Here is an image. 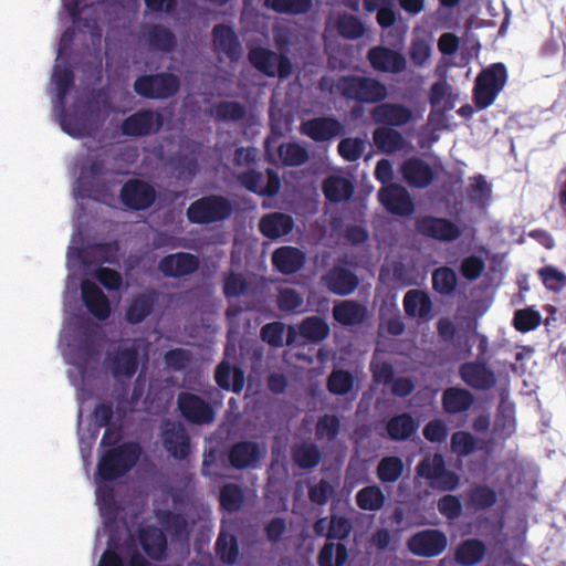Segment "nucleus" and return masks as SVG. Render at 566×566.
<instances>
[{
	"label": "nucleus",
	"mask_w": 566,
	"mask_h": 566,
	"mask_svg": "<svg viewBox=\"0 0 566 566\" xmlns=\"http://www.w3.org/2000/svg\"><path fill=\"white\" fill-rule=\"evenodd\" d=\"M352 521L343 515L331 514L326 532V542L318 551L317 566H345L348 560V548L342 543L350 536Z\"/></svg>",
	"instance_id": "obj_1"
},
{
	"label": "nucleus",
	"mask_w": 566,
	"mask_h": 566,
	"mask_svg": "<svg viewBox=\"0 0 566 566\" xmlns=\"http://www.w3.org/2000/svg\"><path fill=\"white\" fill-rule=\"evenodd\" d=\"M337 94L359 104H378L387 98L388 90L376 77L348 74L337 78Z\"/></svg>",
	"instance_id": "obj_2"
},
{
	"label": "nucleus",
	"mask_w": 566,
	"mask_h": 566,
	"mask_svg": "<svg viewBox=\"0 0 566 566\" xmlns=\"http://www.w3.org/2000/svg\"><path fill=\"white\" fill-rule=\"evenodd\" d=\"M140 453L142 448L136 442H124L106 450L97 463V478L104 482L116 481L136 465Z\"/></svg>",
	"instance_id": "obj_3"
},
{
	"label": "nucleus",
	"mask_w": 566,
	"mask_h": 566,
	"mask_svg": "<svg viewBox=\"0 0 566 566\" xmlns=\"http://www.w3.org/2000/svg\"><path fill=\"white\" fill-rule=\"evenodd\" d=\"M509 72L504 63L497 62L484 67L476 75L472 101L478 111L490 107L505 87Z\"/></svg>",
	"instance_id": "obj_4"
},
{
	"label": "nucleus",
	"mask_w": 566,
	"mask_h": 566,
	"mask_svg": "<svg viewBox=\"0 0 566 566\" xmlns=\"http://www.w3.org/2000/svg\"><path fill=\"white\" fill-rule=\"evenodd\" d=\"M230 200L220 195L201 197L189 205L187 219L195 224H210L228 219L232 213Z\"/></svg>",
	"instance_id": "obj_5"
},
{
	"label": "nucleus",
	"mask_w": 566,
	"mask_h": 566,
	"mask_svg": "<svg viewBox=\"0 0 566 566\" xmlns=\"http://www.w3.org/2000/svg\"><path fill=\"white\" fill-rule=\"evenodd\" d=\"M179 88L180 81L178 76L169 72L140 75L134 82L135 93L148 99L172 97Z\"/></svg>",
	"instance_id": "obj_6"
},
{
	"label": "nucleus",
	"mask_w": 566,
	"mask_h": 566,
	"mask_svg": "<svg viewBox=\"0 0 566 566\" xmlns=\"http://www.w3.org/2000/svg\"><path fill=\"white\" fill-rule=\"evenodd\" d=\"M140 342L133 339L128 345H119L107 357L108 368L117 380L132 379L140 361Z\"/></svg>",
	"instance_id": "obj_7"
},
{
	"label": "nucleus",
	"mask_w": 566,
	"mask_h": 566,
	"mask_svg": "<svg viewBox=\"0 0 566 566\" xmlns=\"http://www.w3.org/2000/svg\"><path fill=\"white\" fill-rule=\"evenodd\" d=\"M177 409L180 416L190 424H210L216 419V411L211 403L190 391L178 394Z\"/></svg>",
	"instance_id": "obj_8"
},
{
	"label": "nucleus",
	"mask_w": 566,
	"mask_h": 566,
	"mask_svg": "<svg viewBox=\"0 0 566 566\" xmlns=\"http://www.w3.org/2000/svg\"><path fill=\"white\" fill-rule=\"evenodd\" d=\"M250 64L270 77L286 78L292 74L293 65L284 53L269 49H250Z\"/></svg>",
	"instance_id": "obj_9"
},
{
	"label": "nucleus",
	"mask_w": 566,
	"mask_h": 566,
	"mask_svg": "<svg viewBox=\"0 0 566 566\" xmlns=\"http://www.w3.org/2000/svg\"><path fill=\"white\" fill-rule=\"evenodd\" d=\"M164 126V115L150 108L139 109L127 116L120 125L122 134L128 137H145L157 134Z\"/></svg>",
	"instance_id": "obj_10"
},
{
	"label": "nucleus",
	"mask_w": 566,
	"mask_h": 566,
	"mask_svg": "<svg viewBox=\"0 0 566 566\" xmlns=\"http://www.w3.org/2000/svg\"><path fill=\"white\" fill-rule=\"evenodd\" d=\"M416 231L440 242H453L462 235L460 227L448 218L421 216L415 220Z\"/></svg>",
	"instance_id": "obj_11"
},
{
	"label": "nucleus",
	"mask_w": 566,
	"mask_h": 566,
	"mask_svg": "<svg viewBox=\"0 0 566 566\" xmlns=\"http://www.w3.org/2000/svg\"><path fill=\"white\" fill-rule=\"evenodd\" d=\"M447 546V535L437 528L418 531L407 541L408 551L418 557H437L446 551Z\"/></svg>",
	"instance_id": "obj_12"
},
{
	"label": "nucleus",
	"mask_w": 566,
	"mask_h": 566,
	"mask_svg": "<svg viewBox=\"0 0 566 566\" xmlns=\"http://www.w3.org/2000/svg\"><path fill=\"white\" fill-rule=\"evenodd\" d=\"M120 202L129 210L139 211L151 207L156 200L154 187L145 180L128 179L119 193Z\"/></svg>",
	"instance_id": "obj_13"
},
{
	"label": "nucleus",
	"mask_w": 566,
	"mask_h": 566,
	"mask_svg": "<svg viewBox=\"0 0 566 566\" xmlns=\"http://www.w3.org/2000/svg\"><path fill=\"white\" fill-rule=\"evenodd\" d=\"M98 347L95 328L92 326L82 327L78 332L77 342L72 349V364L80 371H85L88 365L98 356Z\"/></svg>",
	"instance_id": "obj_14"
},
{
	"label": "nucleus",
	"mask_w": 566,
	"mask_h": 566,
	"mask_svg": "<svg viewBox=\"0 0 566 566\" xmlns=\"http://www.w3.org/2000/svg\"><path fill=\"white\" fill-rule=\"evenodd\" d=\"M138 542L146 557L154 562H165L168 558L167 536L160 527L146 525L138 530Z\"/></svg>",
	"instance_id": "obj_15"
},
{
	"label": "nucleus",
	"mask_w": 566,
	"mask_h": 566,
	"mask_svg": "<svg viewBox=\"0 0 566 566\" xmlns=\"http://www.w3.org/2000/svg\"><path fill=\"white\" fill-rule=\"evenodd\" d=\"M378 199L388 212L396 216H410L415 209L408 190L398 184L381 187L378 191Z\"/></svg>",
	"instance_id": "obj_16"
},
{
	"label": "nucleus",
	"mask_w": 566,
	"mask_h": 566,
	"mask_svg": "<svg viewBox=\"0 0 566 566\" xmlns=\"http://www.w3.org/2000/svg\"><path fill=\"white\" fill-rule=\"evenodd\" d=\"M165 450L176 460H185L190 453V438L180 422L166 421L161 432Z\"/></svg>",
	"instance_id": "obj_17"
},
{
	"label": "nucleus",
	"mask_w": 566,
	"mask_h": 566,
	"mask_svg": "<svg viewBox=\"0 0 566 566\" xmlns=\"http://www.w3.org/2000/svg\"><path fill=\"white\" fill-rule=\"evenodd\" d=\"M374 123L386 127H401L413 119L412 111L400 103L380 102L370 111Z\"/></svg>",
	"instance_id": "obj_18"
},
{
	"label": "nucleus",
	"mask_w": 566,
	"mask_h": 566,
	"mask_svg": "<svg viewBox=\"0 0 566 566\" xmlns=\"http://www.w3.org/2000/svg\"><path fill=\"white\" fill-rule=\"evenodd\" d=\"M461 379L475 390H490L496 385V376L485 361H467L459 367Z\"/></svg>",
	"instance_id": "obj_19"
},
{
	"label": "nucleus",
	"mask_w": 566,
	"mask_h": 566,
	"mask_svg": "<svg viewBox=\"0 0 566 566\" xmlns=\"http://www.w3.org/2000/svg\"><path fill=\"white\" fill-rule=\"evenodd\" d=\"M301 132L316 143L328 142L345 132L344 125L335 117L319 116L302 123Z\"/></svg>",
	"instance_id": "obj_20"
},
{
	"label": "nucleus",
	"mask_w": 566,
	"mask_h": 566,
	"mask_svg": "<svg viewBox=\"0 0 566 566\" xmlns=\"http://www.w3.org/2000/svg\"><path fill=\"white\" fill-rule=\"evenodd\" d=\"M198 256L189 252H176L163 256L158 262V271L166 277H182L199 269Z\"/></svg>",
	"instance_id": "obj_21"
},
{
	"label": "nucleus",
	"mask_w": 566,
	"mask_h": 566,
	"mask_svg": "<svg viewBox=\"0 0 566 566\" xmlns=\"http://www.w3.org/2000/svg\"><path fill=\"white\" fill-rule=\"evenodd\" d=\"M367 60L375 71L384 73L398 74L407 67L402 53L381 45L369 49Z\"/></svg>",
	"instance_id": "obj_22"
},
{
	"label": "nucleus",
	"mask_w": 566,
	"mask_h": 566,
	"mask_svg": "<svg viewBox=\"0 0 566 566\" xmlns=\"http://www.w3.org/2000/svg\"><path fill=\"white\" fill-rule=\"evenodd\" d=\"M403 180L411 188L424 189L434 180V172L431 166L419 157L407 158L400 167Z\"/></svg>",
	"instance_id": "obj_23"
},
{
	"label": "nucleus",
	"mask_w": 566,
	"mask_h": 566,
	"mask_svg": "<svg viewBox=\"0 0 566 566\" xmlns=\"http://www.w3.org/2000/svg\"><path fill=\"white\" fill-rule=\"evenodd\" d=\"M323 282L329 292L338 296L353 294L359 285L358 276L343 266L332 268L323 276Z\"/></svg>",
	"instance_id": "obj_24"
},
{
	"label": "nucleus",
	"mask_w": 566,
	"mask_h": 566,
	"mask_svg": "<svg viewBox=\"0 0 566 566\" xmlns=\"http://www.w3.org/2000/svg\"><path fill=\"white\" fill-rule=\"evenodd\" d=\"M81 291L87 311L97 319H107L111 315V304L104 292L90 280L82 281Z\"/></svg>",
	"instance_id": "obj_25"
},
{
	"label": "nucleus",
	"mask_w": 566,
	"mask_h": 566,
	"mask_svg": "<svg viewBox=\"0 0 566 566\" xmlns=\"http://www.w3.org/2000/svg\"><path fill=\"white\" fill-rule=\"evenodd\" d=\"M213 50L218 54H224L230 61L240 59L241 44L234 30L227 24H216L212 29Z\"/></svg>",
	"instance_id": "obj_26"
},
{
	"label": "nucleus",
	"mask_w": 566,
	"mask_h": 566,
	"mask_svg": "<svg viewBox=\"0 0 566 566\" xmlns=\"http://www.w3.org/2000/svg\"><path fill=\"white\" fill-rule=\"evenodd\" d=\"M305 253L298 248L283 245L272 253V264L282 274H294L305 264Z\"/></svg>",
	"instance_id": "obj_27"
},
{
	"label": "nucleus",
	"mask_w": 566,
	"mask_h": 566,
	"mask_svg": "<svg viewBox=\"0 0 566 566\" xmlns=\"http://www.w3.org/2000/svg\"><path fill=\"white\" fill-rule=\"evenodd\" d=\"M106 174L104 160L94 158L84 165L78 177V189L82 198L97 199L101 191L96 189L95 181Z\"/></svg>",
	"instance_id": "obj_28"
},
{
	"label": "nucleus",
	"mask_w": 566,
	"mask_h": 566,
	"mask_svg": "<svg viewBox=\"0 0 566 566\" xmlns=\"http://www.w3.org/2000/svg\"><path fill=\"white\" fill-rule=\"evenodd\" d=\"M144 39L149 48L157 52L170 53L177 46V36L168 27L155 23L144 31Z\"/></svg>",
	"instance_id": "obj_29"
},
{
	"label": "nucleus",
	"mask_w": 566,
	"mask_h": 566,
	"mask_svg": "<svg viewBox=\"0 0 566 566\" xmlns=\"http://www.w3.org/2000/svg\"><path fill=\"white\" fill-rule=\"evenodd\" d=\"M294 228V220L283 212H271L264 214L260 222V232L272 240L287 235Z\"/></svg>",
	"instance_id": "obj_30"
},
{
	"label": "nucleus",
	"mask_w": 566,
	"mask_h": 566,
	"mask_svg": "<svg viewBox=\"0 0 566 566\" xmlns=\"http://www.w3.org/2000/svg\"><path fill=\"white\" fill-rule=\"evenodd\" d=\"M333 317L343 326L359 325L367 317V307L354 300L340 301L333 307Z\"/></svg>",
	"instance_id": "obj_31"
},
{
	"label": "nucleus",
	"mask_w": 566,
	"mask_h": 566,
	"mask_svg": "<svg viewBox=\"0 0 566 566\" xmlns=\"http://www.w3.org/2000/svg\"><path fill=\"white\" fill-rule=\"evenodd\" d=\"M157 302L154 292L135 295L125 312V319L132 325L144 322L154 311Z\"/></svg>",
	"instance_id": "obj_32"
},
{
	"label": "nucleus",
	"mask_w": 566,
	"mask_h": 566,
	"mask_svg": "<svg viewBox=\"0 0 566 566\" xmlns=\"http://www.w3.org/2000/svg\"><path fill=\"white\" fill-rule=\"evenodd\" d=\"M402 303L407 316L423 319L430 318L433 304L427 292L410 290L405 294Z\"/></svg>",
	"instance_id": "obj_33"
},
{
	"label": "nucleus",
	"mask_w": 566,
	"mask_h": 566,
	"mask_svg": "<svg viewBox=\"0 0 566 566\" xmlns=\"http://www.w3.org/2000/svg\"><path fill=\"white\" fill-rule=\"evenodd\" d=\"M419 423L408 413L402 412L391 417L386 422V432L392 441H406L410 439L418 430Z\"/></svg>",
	"instance_id": "obj_34"
},
{
	"label": "nucleus",
	"mask_w": 566,
	"mask_h": 566,
	"mask_svg": "<svg viewBox=\"0 0 566 566\" xmlns=\"http://www.w3.org/2000/svg\"><path fill=\"white\" fill-rule=\"evenodd\" d=\"M441 402L447 413L458 415L471 408L474 397L468 389L449 387L443 391Z\"/></svg>",
	"instance_id": "obj_35"
},
{
	"label": "nucleus",
	"mask_w": 566,
	"mask_h": 566,
	"mask_svg": "<svg viewBox=\"0 0 566 566\" xmlns=\"http://www.w3.org/2000/svg\"><path fill=\"white\" fill-rule=\"evenodd\" d=\"M485 544L478 538L462 541L454 551V559L461 566L479 564L485 555Z\"/></svg>",
	"instance_id": "obj_36"
},
{
	"label": "nucleus",
	"mask_w": 566,
	"mask_h": 566,
	"mask_svg": "<svg viewBox=\"0 0 566 566\" xmlns=\"http://www.w3.org/2000/svg\"><path fill=\"white\" fill-rule=\"evenodd\" d=\"M373 142L375 146L385 154L400 151L406 146V139L402 134L395 128L380 126L373 132Z\"/></svg>",
	"instance_id": "obj_37"
},
{
	"label": "nucleus",
	"mask_w": 566,
	"mask_h": 566,
	"mask_svg": "<svg viewBox=\"0 0 566 566\" xmlns=\"http://www.w3.org/2000/svg\"><path fill=\"white\" fill-rule=\"evenodd\" d=\"M325 198L331 202L349 200L354 195V185L340 176H329L322 185Z\"/></svg>",
	"instance_id": "obj_38"
},
{
	"label": "nucleus",
	"mask_w": 566,
	"mask_h": 566,
	"mask_svg": "<svg viewBox=\"0 0 566 566\" xmlns=\"http://www.w3.org/2000/svg\"><path fill=\"white\" fill-rule=\"evenodd\" d=\"M329 332V325L319 316H307L298 324L300 336L312 344L326 339Z\"/></svg>",
	"instance_id": "obj_39"
},
{
	"label": "nucleus",
	"mask_w": 566,
	"mask_h": 566,
	"mask_svg": "<svg viewBox=\"0 0 566 566\" xmlns=\"http://www.w3.org/2000/svg\"><path fill=\"white\" fill-rule=\"evenodd\" d=\"M164 532H167L174 539H185L189 536V524L186 516L169 510L158 515Z\"/></svg>",
	"instance_id": "obj_40"
},
{
	"label": "nucleus",
	"mask_w": 566,
	"mask_h": 566,
	"mask_svg": "<svg viewBox=\"0 0 566 566\" xmlns=\"http://www.w3.org/2000/svg\"><path fill=\"white\" fill-rule=\"evenodd\" d=\"M214 380L220 388L229 390L232 387L234 392H240L244 385L243 371L239 368H232L226 361H221L217 366Z\"/></svg>",
	"instance_id": "obj_41"
},
{
	"label": "nucleus",
	"mask_w": 566,
	"mask_h": 566,
	"mask_svg": "<svg viewBox=\"0 0 566 566\" xmlns=\"http://www.w3.org/2000/svg\"><path fill=\"white\" fill-rule=\"evenodd\" d=\"M405 463L397 455H387L379 460L376 467V475L381 483H395L402 475Z\"/></svg>",
	"instance_id": "obj_42"
},
{
	"label": "nucleus",
	"mask_w": 566,
	"mask_h": 566,
	"mask_svg": "<svg viewBox=\"0 0 566 566\" xmlns=\"http://www.w3.org/2000/svg\"><path fill=\"white\" fill-rule=\"evenodd\" d=\"M243 312V308L237 304H230L226 311V316L229 322V329L227 334L226 356H230V352H235L237 343L239 344L241 355L244 350V339L240 338V326L237 323V317Z\"/></svg>",
	"instance_id": "obj_43"
},
{
	"label": "nucleus",
	"mask_w": 566,
	"mask_h": 566,
	"mask_svg": "<svg viewBox=\"0 0 566 566\" xmlns=\"http://www.w3.org/2000/svg\"><path fill=\"white\" fill-rule=\"evenodd\" d=\"M355 501L360 510L375 512L384 507L386 495L380 486L367 485L356 493Z\"/></svg>",
	"instance_id": "obj_44"
},
{
	"label": "nucleus",
	"mask_w": 566,
	"mask_h": 566,
	"mask_svg": "<svg viewBox=\"0 0 566 566\" xmlns=\"http://www.w3.org/2000/svg\"><path fill=\"white\" fill-rule=\"evenodd\" d=\"M432 287L440 295L451 296L458 286V276L453 269L440 266L432 272Z\"/></svg>",
	"instance_id": "obj_45"
},
{
	"label": "nucleus",
	"mask_w": 566,
	"mask_h": 566,
	"mask_svg": "<svg viewBox=\"0 0 566 566\" xmlns=\"http://www.w3.org/2000/svg\"><path fill=\"white\" fill-rule=\"evenodd\" d=\"M227 469V459L223 451L210 449L203 454L201 474L211 479L224 478Z\"/></svg>",
	"instance_id": "obj_46"
},
{
	"label": "nucleus",
	"mask_w": 566,
	"mask_h": 566,
	"mask_svg": "<svg viewBox=\"0 0 566 566\" xmlns=\"http://www.w3.org/2000/svg\"><path fill=\"white\" fill-rule=\"evenodd\" d=\"M292 458L298 468L311 470L318 465L322 454L316 444L302 443L292 449Z\"/></svg>",
	"instance_id": "obj_47"
},
{
	"label": "nucleus",
	"mask_w": 566,
	"mask_h": 566,
	"mask_svg": "<svg viewBox=\"0 0 566 566\" xmlns=\"http://www.w3.org/2000/svg\"><path fill=\"white\" fill-rule=\"evenodd\" d=\"M216 553L221 562L233 565L239 557V544L235 535L221 530L216 542Z\"/></svg>",
	"instance_id": "obj_48"
},
{
	"label": "nucleus",
	"mask_w": 566,
	"mask_h": 566,
	"mask_svg": "<svg viewBox=\"0 0 566 566\" xmlns=\"http://www.w3.org/2000/svg\"><path fill=\"white\" fill-rule=\"evenodd\" d=\"M261 175L254 169L250 168V192H256L264 197H273L277 195L281 188V179L276 171L266 169V182L262 188H259Z\"/></svg>",
	"instance_id": "obj_49"
},
{
	"label": "nucleus",
	"mask_w": 566,
	"mask_h": 566,
	"mask_svg": "<svg viewBox=\"0 0 566 566\" xmlns=\"http://www.w3.org/2000/svg\"><path fill=\"white\" fill-rule=\"evenodd\" d=\"M264 7L280 14H304L312 9V0H264Z\"/></svg>",
	"instance_id": "obj_50"
},
{
	"label": "nucleus",
	"mask_w": 566,
	"mask_h": 566,
	"mask_svg": "<svg viewBox=\"0 0 566 566\" xmlns=\"http://www.w3.org/2000/svg\"><path fill=\"white\" fill-rule=\"evenodd\" d=\"M446 461L442 454L434 453L433 455H427L418 463L416 468L417 474L428 480L430 485L434 482L436 479L440 475L442 470H444Z\"/></svg>",
	"instance_id": "obj_51"
},
{
	"label": "nucleus",
	"mask_w": 566,
	"mask_h": 566,
	"mask_svg": "<svg viewBox=\"0 0 566 566\" xmlns=\"http://www.w3.org/2000/svg\"><path fill=\"white\" fill-rule=\"evenodd\" d=\"M52 81L56 88V98L61 107L64 106L66 96L74 85V72L71 67L55 66Z\"/></svg>",
	"instance_id": "obj_52"
},
{
	"label": "nucleus",
	"mask_w": 566,
	"mask_h": 566,
	"mask_svg": "<svg viewBox=\"0 0 566 566\" xmlns=\"http://www.w3.org/2000/svg\"><path fill=\"white\" fill-rule=\"evenodd\" d=\"M492 193L491 185L481 174L472 178V184L467 188V196L471 203L484 207L488 205Z\"/></svg>",
	"instance_id": "obj_53"
},
{
	"label": "nucleus",
	"mask_w": 566,
	"mask_h": 566,
	"mask_svg": "<svg viewBox=\"0 0 566 566\" xmlns=\"http://www.w3.org/2000/svg\"><path fill=\"white\" fill-rule=\"evenodd\" d=\"M243 499V491L238 484L228 483L220 490V507L229 513L238 512L242 506Z\"/></svg>",
	"instance_id": "obj_54"
},
{
	"label": "nucleus",
	"mask_w": 566,
	"mask_h": 566,
	"mask_svg": "<svg viewBox=\"0 0 566 566\" xmlns=\"http://www.w3.org/2000/svg\"><path fill=\"white\" fill-rule=\"evenodd\" d=\"M342 428L340 418L336 415H323L315 424V436L318 440L334 441Z\"/></svg>",
	"instance_id": "obj_55"
},
{
	"label": "nucleus",
	"mask_w": 566,
	"mask_h": 566,
	"mask_svg": "<svg viewBox=\"0 0 566 566\" xmlns=\"http://www.w3.org/2000/svg\"><path fill=\"white\" fill-rule=\"evenodd\" d=\"M326 387L327 390L333 395H347L354 388V377L348 370H333L327 377Z\"/></svg>",
	"instance_id": "obj_56"
},
{
	"label": "nucleus",
	"mask_w": 566,
	"mask_h": 566,
	"mask_svg": "<svg viewBox=\"0 0 566 566\" xmlns=\"http://www.w3.org/2000/svg\"><path fill=\"white\" fill-rule=\"evenodd\" d=\"M339 35L348 40H357L365 34V25L360 19L353 14H342L336 21Z\"/></svg>",
	"instance_id": "obj_57"
},
{
	"label": "nucleus",
	"mask_w": 566,
	"mask_h": 566,
	"mask_svg": "<svg viewBox=\"0 0 566 566\" xmlns=\"http://www.w3.org/2000/svg\"><path fill=\"white\" fill-rule=\"evenodd\" d=\"M279 157L283 165L296 167L308 160V153L303 146L296 143H287L279 147Z\"/></svg>",
	"instance_id": "obj_58"
},
{
	"label": "nucleus",
	"mask_w": 566,
	"mask_h": 566,
	"mask_svg": "<svg viewBox=\"0 0 566 566\" xmlns=\"http://www.w3.org/2000/svg\"><path fill=\"white\" fill-rule=\"evenodd\" d=\"M542 323V316L538 311L532 307L517 310L514 313L513 326L521 333H528L537 328Z\"/></svg>",
	"instance_id": "obj_59"
},
{
	"label": "nucleus",
	"mask_w": 566,
	"mask_h": 566,
	"mask_svg": "<svg viewBox=\"0 0 566 566\" xmlns=\"http://www.w3.org/2000/svg\"><path fill=\"white\" fill-rule=\"evenodd\" d=\"M244 108L238 102H220L210 108V115L216 120H238L244 116Z\"/></svg>",
	"instance_id": "obj_60"
},
{
	"label": "nucleus",
	"mask_w": 566,
	"mask_h": 566,
	"mask_svg": "<svg viewBox=\"0 0 566 566\" xmlns=\"http://www.w3.org/2000/svg\"><path fill=\"white\" fill-rule=\"evenodd\" d=\"M470 504L476 510H485L496 503V492L488 485H478L468 493Z\"/></svg>",
	"instance_id": "obj_61"
},
{
	"label": "nucleus",
	"mask_w": 566,
	"mask_h": 566,
	"mask_svg": "<svg viewBox=\"0 0 566 566\" xmlns=\"http://www.w3.org/2000/svg\"><path fill=\"white\" fill-rule=\"evenodd\" d=\"M273 42L279 53L289 54L296 39L295 30L289 24H275L272 29Z\"/></svg>",
	"instance_id": "obj_62"
},
{
	"label": "nucleus",
	"mask_w": 566,
	"mask_h": 566,
	"mask_svg": "<svg viewBox=\"0 0 566 566\" xmlns=\"http://www.w3.org/2000/svg\"><path fill=\"white\" fill-rule=\"evenodd\" d=\"M303 297L294 289L283 287L276 295V305L281 312L293 313L303 306Z\"/></svg>",
	"instance_id": "obj_63"
},
{
	"label": "nucleus",
	"mask_w": 566,
	"mask_h": 566,
	"mask_svg": "<svg viewBox=\"0 0 566 566\" xmlns=\"http://www.w3.org/2000/svg\"><path fill=\"white\" fill-rule=\"evenodd\" d=\"M338 154L346 161L358 160L365 150V142L361 138H343L337 146Z\"/></svg>",
	"instance_id": "obj_64"
}]
</instances>
